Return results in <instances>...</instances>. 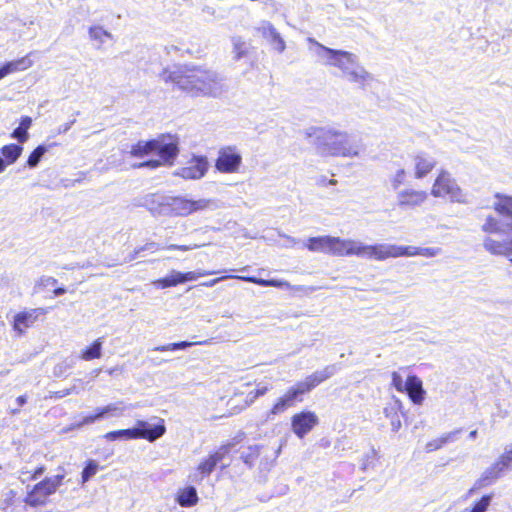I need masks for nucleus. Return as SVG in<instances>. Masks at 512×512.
I'll return each mask as SVG.
<instances>
[{
  "label": "nucleus",
  "mask_w": 512,
  "mask_h": 512,
  "mask_svg": "<svg viewBox=\"0 0 512 512\" xmlns=\"http://www.w3.org/2000/svg\"><path fill=\"white\" fill-rule=\"evenodd\" d=\"M160 78L191 97H217L223 91L218 73L200 65L164 68Z\"/></svg>",
  "instance_id": "nucleus-1"
},
{
  "label": "nucleus",
  "mask_w": 512,
  "mask_h": 512,
  "mask_svg": "<svg viewBox=\"0 0 512 512\" xmlns=\"http://www.w3.org/2000/svg\"><path fill=\"white\" fill-rule=\"evenodd\" d=\"M157 154L158 158L144 160L132 165V168L157 169L162 166H172L179 154V145L176 138L161 134L150 140H139L130 146L128 155L132 158L143 159L151 154Z\"/></svg>",
  "instance_id": "nucleus-2"
},
{
  "label": "nucleus",
  "mask_w": 512,
  "mask_h": 512,
  "mask_svg": "<svg viewBox=\"0 0 512 512\" xmlns=\"http://www.w3.org/2000/svg\"><path fill=\"white\" fill-rule=\"evenodd\" d=\"M492 209L500 219L493 215H488L485 218L484 223L481 225V230L487 235L486 237L502 233L504 227L506 231L512 233V196L495 193Z\"/></svg>",
  "instance_id": "nucleus-3"
},
{
  "label": "nucleus",
  "mask_w": 512,
  "mask_h": 512,
  "mask_svg": "<svg viewBox=\"0 0 512 512\" xmlns=\"http://www.w3.org/2000/svg\"><path fill=\"white\" fill-rule=\"evenodd\" d=\"M319 132L317 136L316 149L323 157L349 156L352 153L349 135L345 132L335 130L316 129Z\"/></svg>",
  "instance_id": "nucleus-4"
},
{
  "label": "nucleus",
  "mask_w": 512,
  "mask_h": 512,
  "mask_svg": "<svg viewBox=\"0 0 512 512\" xmlns=\"http://www.w3.org/2000/svg\"><path fill=\"white\" fill-rule=\"evenodd\" d=\"M137 427L131 429H120L107 432L104 438L107 441H116L118 439L131 440V439H145L153 442L162 437L166 432V427L163 420L159 424L150 427L145 421L139 420L136 423Z\"/></svg>",
  "instance_id": "nucleus-5"
},
{
  "label": "nucleus",
  "mask_w": 512,
  "mask_h": 512,
  "mask_svg": "<svg viewBox=\"0 0 512 512\" xmlns=\"http://www.w3.org/2000/svg\"><path fill=\"white\" fill-rule=\"evenodd\" d=\"M352 241L333 236L310 237L305 243V247L311 252H321L331 256L346 257L351 256Z\"/></svg>",
  "instance_id": "nucleus-6"
},
{
  "label": "nucleus",
  "mask_w": 512,
  "mask_h": 512,
  "mask_svg": "<svg viewBox=\"0 0 512 512\" xmlns=\"http://www.w3.org/2000/svg\"><path fill=\"white\" fill-rule=\"evenodd\" d=\"M351 256L383 261L388 258L402 257V246L393 244L364 245L353 240Z\"/></svg>",
  "instance_id": "nucleus-7"
},
{
  "label": "nucleus",
  "mask_w": 512,
  "mask_h": 512,
  "mask_svg": "<svg viewBox=\"0 0 512 512\" xmlns=\"http://www.w3.org/2000/svg\"><path fill=\"white\" fill-rule=\"evenodd\" d=\"M310 391L302 383L297 382L295 385L289 387L286 392L280 396L269 410L270 415H279L284 413L287 409L294 407L296 403L303 401V396Z\"/></svg>",
  "instance_id": "nucleus-8"
},
{
  "label": "nucleus",
  "mask_w": 512,
  "mask_h": 512,
  "mask_svg": "<svg viewBox=\"0 0 512 512\" xmlns=\"http://www.w3.org/2000/svg\"><path fill=\"white\" fill-rule=\"evenodd\" d=\"M431 194L434 197H447L452 201H459L462 196L461 189L456 184L455 180L444 170L438 173L432 185Z\"/></svg>",
  "instance_id": "nucleus-9"
},
{
  "label": "nucleus",
  "mask_w": 512,
  "mask_h": 512,
  "mask_svg": "<svg viewBox=\"0 0 512 512\" xmlns=\"http://www.w3.org/2000/svg\"><path fill=\"white\" fill-rule=\"evenodd\" d=\"M235 445L234 441L223 442L217 449L211 451L207 457L198 463L196 471L202 477H208L217 465L230 454Z\"/></svg>",
  "instance_id": "nucleus-10"
},
{
  "label": "nucleus",
  "mask_w": 512,
  "mask_h": 512,
  "mask_svg": "<svg viewBox=\"0 0 512 512\" xmlns=\"http://www.w3.org/2000/svg\"><path fill=\"white\" fill-rule=\"evenodd\" d=\"M215 274L214 271H189V272H179V271H171L168 276L159 278L154 281V285L160 289H166L170 287H175L179 284L186 283L188 281H195L200 277L210 276Z\"/></svg>",
  "instance_id": "nucleus-11"
},
{
  "label": "nucleus",
  "mask_w": 512,
  "mask_h": 512,
  "mask_svg": "<svg viewBox=\"0 0 512 512\" xmlns=\"http://www.w3.org/2000/svg\"><path fill=\"white\" fill-rule=\"evenodd\" d=\"M242 163V156L237 152L235 147L226 146L219 150L217 159L215 160V168L221 173H236Z\"/></svg>",
  "instance_id": "nucleus-12"
},
{
  "label": "nucleus",
  "mask_w": 512,
  "mask_h": 512,
  "mask_svg": "<svg viewBox=\"0 0 512 512\" xmlns=\"http://www.w3.org/2000/svg\"><path fill=\"white\" fill-rule=\"evenodd\" d=\"M209 206L208 200H191L184 197H174L169 204L170 211L175 216H188Z\"/></svg>",
  "instance_id": "nucleus-13"
},
{
  "label": "nucleus",
  "mask_w": 512,
  "mask_h": 512,
  "mask_svg": "<svg viewBox=\"0 0 512 512\" xmlns=\"http://www.w3.org/2000/svg\"><path fill=\"white\" fill-rule=\"evenodd\" d=\"M319 422V419L313 411H301L291 417V428L294 434L299 437H305Z\"/></svg>",
  "instance_id": "nucleus-14"
},
{
  "label": "nucleus",
  "mask_w": 512,
  "mask_h": 512,
  "mask_svg": "<svg viewBox=\"0 0 512 512\" xmlns=\"http://www.w3.org/2000/svg\"><path fill=\"white\" fill-rule=\"evenodd\" d=\"M64 474H58L48 477L34 485V506L42 505L46 502V498L55 493L57 488L62 484Z\"/></svg>",
  "instance_id": "nucleus-15"
},
{
  "label": "nucleus",
  "mask_w": 512,
  "mask_h": 512,
  "mask_svg": "<svg viewBox=\"0 0 512 512\" xmlns=\"http://www.w3.org/2000/svg\"><path fill=\"white\" fill-rule=\"evenodd\" d=\"M209 167L205 156L192 157L186 166L179 169L178 175L185 180H197L204 177Z\"/></svg>",
  "instance_id": "nucleus-16"
},
{
  "label": "nucleus",
  "mask_w": 512,
  "mask_h": 512,
  "mask_svg": "<svg viewBox=\"0 0 512 512\" xmlns=\"http://www.w3.org/2000/svg\"><path fill=\"white\" fill-rule=\"evenodd\" d=\"M309 42L317 47L320 51H323L329 55V64L336 66L342 70L347 69L349 64L355 62V56L347 51L335 50L328 48L314 39H309Z\"/></svg>",
  "instance_id": "nucleus-17"
},
{
  "label": "nucleus",
  "mask_w": 512,
  "mask_h": 512,
  "mask_svg": "<svg viewBox=\"0 0 512 512\" xmlns=\"http://www.w3.org/2000/svg\"><path fill=\"white\" fill-rule=\"evenodd\" d=\"M427 199L426 191L407 188L397 194V205L402 209H414L425 203Z\"/></svg>",
  "instance_id": "nucleus-18"
},
{
  "label": "nucleus",
  "mask_w": 512,
  "mask_h": 512,
  "mask_svg": "<svg viewBox=\"0 0 512 512\" xmlns=\"http://www.w3.org/2000/svg\"><path fill=\"white\" fill-rule=\"evenodd\" d=\"M227 278H235L239 280H243L249 283H254L263 287H276V288H283V287H289V283L284 280H278V279H262L257 278L255 276H237V275H225L219 278L211 279L207 282L202 283V286L205 287H212L216 283H218L221 280L227 279Z\"/></svg>",
  "instance_id": "nucleus-19"
},
{
  "label": "nucleus",
  "mask_w": 512,
  "mask_h": 512,
  "mask_svg": "<svg viewBox=\"0 0 512 512\" xmlns=\"http://www.w3.org/2000/svg\"><path fill=\"white\" fill-rule=\"evenodd\" d=\"M483 248L493 256H504L512 263V235L503 240H496L492 237H485Z\"/></svg>",
  "instance_id": "nucleus-20"
},
{
  "label": "nucleus",
  "mask_w": 512,
  "mask_h": 512,
  "mask_svg": "<svg viewBox=\"0 0 512 512\" xmlns=\"http://www.w3.org/2000/svg\"><path fill=\"white\" fill-rule=\"evenodd\" d=\"M404 393L407 394L410 401L415 405H421L426 396L422 380L416 375H409L406 378Z\"/></svg>",
  "instance_id": "nucleus-21"
},
{
  "label": "nucleus",
  "mask_w": 512,
  "mask_h": 512,
  "mask_svg": "<svg viewBox=\"0 0 512 512\" xmlns=\"http://www.w3.org/2000/svg\"><path fill=\"white\" fill-rule=\"evenodd\" d=\"M414 176L417 179L424 178L433 171L437 162L427 153L420 152L414 156Z\"/></svg>",
  "instance_id": "nucleus-22"
},
{
  "label": "nucleus",
  "mask_w": 512,
  "mask_h": 512,
  "mask_svg": "<svg viewBox=\"0 0 512 512\" xmlns=\"http://www.w3.org/2000/svg\"><path fill=\"white\" fill-rule=\"evenodd\" d=\"M335 373V366L328 365L324 367L320 371H316L310 375H308L302 383L306 386V388L311 392L314 388L319 386L321 383L325 382L329 378H331Z\"/></svg>",
  "instance_id": "nucleus-23"
},
{
  "label": "nucleus",
  "mask_w": 512,
  "mask_h": 512,
  "mask_svg": "<svg viewBox=\"0 0 512 512\" xmlns=\"http://www.w3.org/2000/svg\"><path fill=\"white\" fill-rule=\"evenodd\" d=\"M0 173L5 170V168L14 163L18 157L21 155L22 147L18 144H9L5 145L0 149Z\"/></svg>",
  "instance_id": "nucleus-24"
},
{
  "label": "nucleus",
  "mask_w": 512,
  "mask_h": 512,
  "mask_svg": "<svg viewBox=\"0 0 512 512\" xmlns=\"http://www.w3.org/2000/svg\"><path fill=\"white\" fill-rule=\"evenodd\" d=\"M503 473L500 472L498 468H496L493 464L486 469L482 475L475 481L473 487L470 489V492L480 490L484 487H487L494 483L497 479L501 477Z\"/></svg>",
  "instance_id": "nucleus-25"
},
{
  "label": "nucleus",
  "mask_w": 512,
  "mask_h": 512,
  "mask_svg": "<svg viewBox=\"0 0 512 512\" xmlns=\"http://www.w3.org/2000/svg\"><path fill=\"white\" fill-rule=\"evenodd\" d=\"M198 500L197 491L192 486L181 488L176 495V501L181 507L194 506Z\"/></svg>",
  "instance_id": "nucleus-26"
},
{
  "label": "nucleus",
  "mask_w": 512,
  "mask_h": 512,
  "mask_svg": "<svg viewBox=\"0 0 512 512\" xmlns=\"http://www.w3.org/2000/svg\"><path fill=\"white\" fill-rule=\"evenodd\" d=\"M439 253L437 248H418L414 246H402V257L425 256L434 257Z\"/></svg>",
  "instance_id": "nucleus-27"
},
{
  "label": "nucleus",
  "mask_w": 512,
  "mask_h": 512,
  "mask_svg": "<svg viewBox=\"0 0 512 512\" xmlns=\"http://www.w3.org/2000/svg\"><path fill=\"white\" fill-rule=\"evenodd\" d=\"M30 66V61L26 58H22L20 60L7 62L0 68V80L3 79L10 73L15 71H20L28 68Z\"/></svg>",
  "instance_id": "nucleus-28"
},
{
  "label": "nucleus",
  "mask_w": 512,
  "mask_h": 512,
  "mask_svg": "<svg viewBox=\"0 0 512 512\" xmlns=\"http://www.w3.org/2000/svg\"><path fill=\"white\" fill-rule=\"evenodd\" d=\"M101 349L102 341L101 339H96L91 345L81 351L80 359L85 361L99 359L102 356Z\"/></svg>",
  "instance_id": "nucleus-29"
},
{
  "label": "nucleus",
  "mask_w": 512,
  "mask_h": 512,
  "mask_svg": "<svg viewBox=\"0 0 512 512\" xmlns=\"http://www.w3.org/2000/svg\"><path fill=\"white\" fill-rule=\"evenodd\" d=\"M90 39L100 44L104 43L107 39H112V35L101 26H92L89 28Z\"/></svg>",
  "instance_id": "nucleus-30"
},
{
  "label": "nucleus",
  "mask_w": 512,
  "mask_h": 512,
  "mask_svg": "<svg viewBox=\"0 0 512 512\" xmlns=\"http://www.w3.org/2000/svg\"><path fill=\"white\" fill-rule=\"evenodd\" d=\"M165 249V247H162L160 244L156 242H147L146 244L135 248L132 253L129 255L130 260H135L142 252L150 251L151 253L159 252L161 250Z\"/></svg>",
  "instance_id": "nucleus-31"
},
{
  "label": "nucleus",
  "mask_w": 512,
  "mask_h": 512,
  "mask_svg": "<svg viewBox=\"0 0 512 512\" xmlns=\"http://www.w3.org/2000/svg\"><path fill=\"white\" fill-rule=\"evenodd\" d=\"M31 123L32 120L30 117L23 118L20 126L13 131L12 136L21 142L26 141L28 139L27 130L29 129Z\"/></svg>",
  "instance_id": "nucleus-32"
},
{
  "label": "nucleus",
  "mask_w": 512,
  "mask_h": 512,
  "mask_svg": "<svg viewBox=\"0 0 512 512\" xmlns=\"http://www.w3.org/2000/svg\"><path fill=\"white\" fill-rule=\"evenodd\" d=\"M512 463V449L504 451L499 458L493 463V465L500 470V472H504L510 468Z\"/></svg>",
  "instance_id": "nucleus-33"
},
{
  "label": "nucleus",
  "mask_w": 512,
  "mask_h": 512,
  "mask_svg": "<svg viewBox=\"0 0 512 512\" xmlns=\"http://www.w3.org/2000/svg\"><path fill=\"white\" fill-rule=\"evenodd\" d=\"M452 440V434L448 433L445 435H442L439 438L433 439L426 443V451L432 452L436 451L440 448H442L444 445H446L449 441Z\"/></svg>",
  "instance_id": "nucleus-34"
},
{
  "label": "nucleus",
  "mask_w": 512,
  "mask_h": 512,
  "mask_svg": "<svg viewBox=\"0 0 512 512\" xmlns=\"http://www.w3.org/2000/svg\"><path fill=\"white\" fill-rule=\"evenodd\" d=\"M30 326V314L28 313H19L15 316L14 319V329L18 331L20 334L24 333L27 328Z\"/></svg>",
  "instance_id": "nucleus-35"
},
{
  "label": "nucleus",
  "mask_w": 512,
  "mask_h": 512,
  "mask_svg": "<svg viewBox=\"0 0 512 512\" xmlns=\"http://www.w3.org/2000/svg\"><path fill=\"white\" fill-rule=\"evenodd\" d=\"M99 469V465L95 460H88L81 474V482L86 483L93 477Z\"/></svg>",
  "instance_id": "nucleus-36"
},
{
  "label": "nucleus",
  "mask_w": 512,
  "mask_h": 512,
  "mask_svg": "<svg viewBox=\"0 0 512 512\" xmlns=\"http://www.w3.org/2000/svg\"><path fill=\"white\" fill-rule=\"evenodd\" d=\"M233 52L234 58L239 60L245 57L248 54V48L246 43L240 38H236L233 40Z\"/></svg>",
  "instance_id": "nucleus-37"
},
{
  "label": "nucleus",
  "mask_w": 512,
  "mask_h": 512,
  "mask_svg": "<svg viewBox=\"0 0 512 512\" xmlns=\"http://www.w3.org/2000/svg\"><path fill=\"white\" fill-rule=\"evenodd\" d=\"M491 498V495L482 496L477 502L473 504L468 512H485L490 505Z\"/></svg>",
  "instance_id": "nucleus-38"
},
{
  "label": "nucleus",
  "mask_w": 512,
  "mask_h": 512,
  "mask_svg": "<svg viewBox=\"0 0 512 512\" xmlns=\"http://www.w3.org/2000/svg\"><path fill=\"white\" fill-rule=\"evenodd\" d=\"M406 181V171L404 169H399L394 176L390 179V184L393 190H397L400 186H402Z\"/></svg>",
  "instance_id": "nucleus-39"
},
{
  "label": "nucleus",
  "mask_w": 512,
  "mask_h": 512,
  "mask_svg": "<svg viewBox=\"0 0 512 512\" xmlns=\"http://www.w3.org/2000/svg\"><path fill=\"white\" fill-rule=\"evenodd\" d=\"M257 31L268 40L277 32L274 26L268 21H263L257 28Z\"/></svg>",
  "instance_id": "nucleus-40"
},
{
  "label": "nucleus",
  "mask_w": 512,
  "mask_h": 512,
  "mask_svg": "<svg viewBox=\"0 0 512 512\" xmlns=\"http://www.w3.org/2000/svg\"><path fill=\"white\" fill-rule=\"evenodd\" d=\"M189 346H191L190 342L181 341V342L170 343V344H167V345H163V346L157 347L156 350L161 351V352H164V351H174V350L184 349V348H187Z\"/></svg>",
  "instance_id": "nucleus-41"
},
{
  "label": "nucleus",
  "mask_w": 512,
  "mask_h": 512,
  "mask_svg": "<svg viewBox=\"0 0 512 512\" xmlns=\"http://www.w3.org/2000/svg\"><path fill=\"white\" fill-rule=\"evenodd\" d=\"M391 385L395 388L396 391L404 393L405 382L403 381L401 375L396 371L391 373Z\"/></svg>",
  "instance_id": "nucleus-42"
},
{
  "label": "nucleus",
  "mask_w": 512,
  "mask_h": 512,
  "mask_svg": "<svg viewBox=\"0 0 512 512\" xmlns=\"http://www.w3.org/2000/svg\"><path fill=\"white\" fill-rule=\"evenodd\" d=\"M268 390H269V388L267 386L257 387L255 390H253L250 393V401L246 402L243 406H241L238 409V412L241 411L242 409H244L246 406L249 405V403H251L252 401L257 399L258 397L265 395L268 392Z\"/></svg>",
  "instance_id": "nucleus-43"
},
{
  "label": "nucleus",
  "mask_w": 512,
  "mask_h": 512,
  "mask_svg": "<svg viewBox=\"0 0 512 512\" xmlns=\"http://www.w3.org/2000/svg\"><path fill=\"white\" fill-rule=\"evenodd\" d=\"M269 41L274 45V48L278 51V52H283L286 48V44H285V41L283 40V38L280 36V34L278 32H276L270 39Z\"/></svg>",
  "instance_id": "nucleus-44"
},
{
  "label": "nucleus",
  "mask_w": 512,
  "mask_h": 512,
  "mask_svg": "<svg viewBox=\"0 0 512 512\" xmlns=\"http://www.w3.org/2000/svg\"><path fill=\"white\" fill-rule=\"evenodd\" d=\"M349 77L351 81L364 82L367 78H369V74L365 70L361 69L360 73L350 72Z\"/></svg>",
  "instance_id": "nucleus-45"
},
{
  "label": "nucleus",
  "mask_w": 512,
  "mask_h": 512,
  "mask_svg": "<svg viewBox=\"0 0 512 512\" xmlns=\"http://www.w3.org/2000/svg\"><path fill=\"white\" fill-rule=\"evenodd\" d=\"M47 148L44 145H39L34 148V166L40 161L41 156L46 152Z\"/></svg>",
  "instance_id": "nucleus-46"
},
{
  "label": "nucleus",
  "mask_w": 512,
  "mask_h": 512,
  "mask_svg": "<svg viewBox=\"0 0 512 512\" xmlns=\"http://www.w3.org/2000/svg\"><path fill=\"white\" fill-rule=\"evenodd\" d=\"M46 283H47V285H51V286L53 287V294H54L55 296H57V295H62V294H64V293H65V291H66L64 288L55 287V285H56V280H55V279H53V278L47 279V280H46Z\"/></svg>",
  "instance_id": "nucleus-47"
},
{
  "label": "nucleus",
  "mask_w": 512,
  "mask_h": 512,
  "mask_svg": "<svg viewBox=\"0 0 512 512\" xmlns=\"http://www.w3.org/2000/svg\"><path fill=\"white\" fill-rule=\"evenodd\" d=\"M190 249H191V247L188 245H176V244H171V245H168L165 247V250H169V251H188Z\"/></svg>",
  "instance_id": "nucleus-48"
},
{
  "label": "nucleus",
  "mask_w": 512,
  "mask_h": 512,
  "mask_svg": "<svg viewBox=\"0 0 512 512\" xmlns=\"http://www.w3.org/2000/svg\"><path fill=\"white\" fill-rule=\"evenodd\" d=\"M104 415H106V413L104 412V408H98L96 411H95V414L91 415L88 417V421L90 422H94L96 421L97 419H100L102 418Z\"/></svg>",
  "instance_id": "nucleus-49"
},
{
  "label": "nucleus",
  "mask_w": 512,
  "mask_h": 512,
  "mask_svg": "<svg viewBox=\"0 0 512 512\" xmlns=\"http://www.w3.org/2000/svg\"><path fill=\"white\" fill-rule=\"evenodd\" d=\"M103 408H104V412L106 414L112 413V412H117V411H120V412L123 411V408H119L116 404H109Z\"/></svg>",
  "instance_id": "nucleus-50"
},
{
  "label": "nucleus",
  "mask_w": 512,
  "mask_h": 512,
  "mask_svg": "<svg viewBox=\"0 0 512 512\" xmlns=\"http://www.w3.org/2000/svg\"><path fill=\"white\" fill-rule=\"evenodd\" d=\"M391 425H392V428L394 431H398L401 427V420L400 418L397 416L396 419H393L391 421Z\"/></svg>",
  "instance_id": "nucleus-51"
},
{
  "label": "nucleus",
  "mask_w": 512,
  "mask_h": 512,
  "mask_svg": "<svg viewBox=\"0 0 512 512\" xmlns=\"http://www.w3.org/2000/svg\"><path fill=\"white\" fill-rule=\"evenodd\" d=\"M16 402L19 406H22L24 405L26 402H27V397L26 396H19L17 399H16Z\"/></svg>",
  "instance_id": "nucleus-52"
},
{
  "label": "nucleus",
  "mask_w": 512,
  "mask_h": 512,
  "mask_svg": "<svg viewBox=\"0 0 512 512\" xmlns=\"http://www.w3.org/2000/svg\"><path fill=\"white\" fill-rule=\"evenodd\" d=\"M25 502L26 504L32 506V491H27Z\"/></svg>",
  "instance_id": "nucleus-53"
},
{
  "label": "nucleus",
  "mask_w": 512,
  "mask_h": 512,
  "mask_svg": "<svg viewBox=\"0 0 512 512\" xmlns=\"http://www.w3.org/2000/svg\"><path fill=\"white\" fill-rule=\"evenodd\" d=\"M26 163L28 167H32V153L28 156Z\"/></svg>",
  "instance_id": "nucleus-54"
},
{
  "label": "nucleus",
  "mask_w": 512,
  "mask_h": 512,
  "mask_svg": "<svg viewBox=\"0 0 512 512\" xmlns=\"http://www.w3.org/2000/svg\"><path fill=\"white\" fill-rule=\"evenodd\" d=\"M477 436V430H472L470 433H469V437L470 438H475Z\"/></svg>",
  "instance_id": "nucleus-55"
},
{
  "label": "nucleus",
  "mask_w": 512,
  "mask_h": 512,
  "mask_svg": "<svg viewBox=\"0 0 512 512\" xmlns=\"http://www.w3.org/2000/svg\"><path fill=\"white\" fill-rule=\"evenodd\" d=\"M392 410H394V408H391L390 410H389L388 408H386V409H385V415H386L387 417H389V416H390V413L392 412Z\"/></svg>",
  "instance_id": "nucleus-56"
},
{
  "label": "nucleus",
  "mask_w": 512,
  "mask_h": 512,
  "mask_svg": "<svg viewBox=\"0 0 512 512\" xmlns=\"http://www.w3.org/2000/svg\"><path fill=\"white\" fill-rule=\"evenodd\" d=\"M42 473V469L34 470V475Z\"/></svg>",
  "instance_id": "nucleus-57"
},
{
  "label": "nucleus",
  "mask_w": 512,
  "mask_h": 512,
  "mask_svg": "<svg viewBox=\"0 0 512 512\" xmlns=\"http://www.w3.org/2000/svg\"><path fill=\"white\" fill-rule=\"evenodd\" d=\"M38 292L42 289V283L40 282L37 286Z\"/></svg>",
  "instance_id": "nucleus-58"
}]
</instances>
